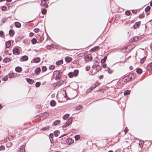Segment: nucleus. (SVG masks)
<instances>
[{
	"mask_svg": "<svg viewBox=\"0 0 152 152\" xmlns=\"http://www.w3.org/2000/svg\"><path fill=\"white\" fill-rule=\"evenodd\" d=\"M99 48L98 46H95L94 47V48L91 49V50L93 51L94 52L96 50H98L99 49Z\"/></svg>",
	"mask_w": 152,
	"mask_h": 152,
	"instance_id": "aec40b11",
	"label": "nucleus"
},
{
	"mask_svg": "<svg viewBox=\"0 0 152 152\" xmlns=\"http://www.w3.org/2000/svg\"><path fill=\"white\" fill-rule=\"evenodd\" d=\"M26 81L31 84H33L34 83V80L32 79H30L29 78H26Z\"/></svg>",
	"mask_w": 152,
	"mask_h": 152,
	"instance_id": "9d476101",
	"label": "nucleus"
},
{
	"mask_svg": "<svg viewBox=\"0 0 152 152\" xmlns=\"http://www.w3.org/2000/svg\"><path fill=\"white\" fill-rule=\"evenodd\" d=\"M49 128H50L49 126H48L46 127H43L42 129V131H46V130H49Z\"/></svg>",
	"mask_w": 152,
	"mask_h": 152,
	"instance_id": "72a5a7b5",
	"label": "nucleus"
},
{
	"mask_svg": "<svg viewBox=\"0 0 152 152\" xmlns=\"http://www.w3.org/2000/svg\"><path fill=\"white\" fill-rule=\"evenodd\" d=\"M49 0H42L41 1L40 5L42 6H43L45 8H47L48 7V3L47 1Z\"/></svg>",
	"mask_w": 152,
	"mask_h": 152,
	"instance_id": "f257e3e1",
	"label": "nucleus"
},
{
	"mask_svg": "<svg viewBox=\"0 0 152 152\" xmlns=\"http://www.w3.org/2000/svg\"><path fill=\"white\" fill-rule=\"evenodd\" d=\"M53 73L55 74H56V76H61L62 73L58 71H56L54 72Z\"/></svg>",
	"mask_w": 152,
	"mask_h": 152,
	"instance_id": "ddd939ff",
	"label": "nucleus"
},
{
	"mask_svg": "<svg viewBox=\"0 0 152 152\" xmlns=\"http://www.w3.org/2000/svg\"><path fill=\"white\" fill-rule=\"evenodd\" d=\"M72 60V58L71 57L69 56H67L65 58V60L67 63H69Z\"/></svg>",
	"mask_w": 152,
	"mask_h": 152,
	"instance_id": "1a4fd4ad",
	"label": "nucleus"
},
{
	"mask_svg": "<svg viewBox=\"0 0 152 152\" xmlns=\"http://www.w3.org/2000/svg\"><path fill=\"white\" fill-rule=\"evenodd\" d=\"M136 72L137 73L140 74L142 72V70L140 68H138L136 70Z\"/></svg>",
	"mask_w": 152,
	"mask_h": 152,
	"instance_id": "c756f323",
	"label": "nucleus"
},
{
	"mask_svg": "<svg viewBox=\"0 0 152 152\" xmlns=\"http://www.w3.org/2000/svg\"><path fill=\"white\" fill-rule=\"evenodd\" d=\"M47 70V67L45 66H43L42 67V72H44L45 71H46Z\"/></svg>",
	"mask_w": 152,
	"mask_h": 152,
	"instance_id": "ea45409f",
	"label": "nucleus"
},
{
	"mask_svg": "<svg viewBox=\"0 0 152 152\" xmlns=\"http://www.w3.org/2000/svg\"><path fill=\"white\" fill-rule=\"evenodd\" d=\"M61 76H56V79L57 80H60L61 79Z\"/></svg>",
	"mask_w": 152,
	"mask_h": 152,
	"instance_id": "13d9d810",
	"label": "nucleus"
},
{
	"mask_svg": "<svg viewBox=\"0 0 152 152\" xmlns=\"http://www.w3.org/2000/svg\"><path fill=\"white\" fill-rule=\"evenodd\" d=\"M64 80H62L60 81H58L57 82L56 85L57 86H60L62 84L64 83Z\"/></svg>",
	"mask_w": 152,
	"mask_h": 152,
	"instance_id": "412c9836",
	"label": "nucleus"
},
{
	"mask_svg": "<svg viewBox=\"0 0 152 152\" xmlns=\"http://www.w3.org/2000/svg\"><path fill=\"white\" fill-rule=\"evenodd\" d=\"M17 73H11L8 74L9 77L10 78L15 77L17 76Z\"/></svg>",
	"mask_w": 152,
	"mask_h": 152,
	"instance_id": "0eeeda50",
	"label": "nucleus"
},
{
	"mask_svg": "<svg viewBox=\"0 0 152 152\" xmlns=\"http://www.w3.org/2000/svg\"><path fill=\"white\" fill-rule=\"evenodd\" d=\"M11 45V42L10 41H8L6 42V45L7 48H9Z\"/></svg>",
	"mask_w": 152,
	"mask_h": 152,
	"instance_id": "a211bd4d",
	"label": "nucleus"
},
{
	"mask_svg": "<svg viewBox=\"0 0 152 152\" xmlns=\"http://www.w3.org/2000/svg\"><path fill=\"white\" fill-rule=\"evenodd\" d=\"M107 56H104L103 58L101 60V62L102 63H104L106 61V59H107Z\"/></svg>",
	"mask_w": 152,
	"mask_h": 152,
	"instance_id": "cd10ccee",
	"label": "nucleus"
},
{
	"mask_svg": "<svg viewBox=\"0 0 152 152\" xmlns=\"http://www.w3.org/2000/svg\"><path fill=\"white\" fill-rule=\"evenodd\" d=\"M145 59H146V58L145 57H144L143 58H141V60H140V62L142 64L144 62V61H145Z\"/></svg>",
	"mask_w": 152,
	"mask_h": 152,
	"instance_id": "09e8293b",
	"label": "nucleus"
},
{
	"mask_svg": "<svg viewBox=\"0 0 152 152\" xmlns=\"http://www.w3.org/2000/svg\"><path fill=\"white\" fill-rule=\"evenodd\" d=\"M37 42V40L35 38H33L31 40V43L33 44H35Z\"/></svg>",
	"mask_w": 152,
	"mask_h": 152,
	"instance_id": "f704fd0d",
	"label": "nucleus"
},
{
	"mask_svg": "<svg viewBox=\"0 0 152 152\" xmlns=\"http://www.w3.org/2000/svg\"><path fill=\"white\" fill-rule=\"evenodd\" d=\"M11 61V60L10 58H8L7 57L5 58L3 60V61L5 63H7V62H8L10 61Z\"/></svg>",
	"mask_w": 152,
	"mask_h": 152,
	"instance_id": "6ab92c4d",
	"label": "nucleus"
},
{
	"mask_svg": "<svg viewBox=\"0 0 152 152\" xmlns=\"http://www.w3.org/2000/svg\"><path fill=\"white\" fill-rule=\"evenodd\" d=\"M47 48L48 49H50L51 48V45H48L47 46Z\"/></svg>",
	"mask_w": 152,
	"mask_h": 152,
	"instance_id": "338daca9",
	"label": "nucleus"
},
{
	"mask_svg": "<svg viewBox=\"0 0 152 152\" xmlns=\"http://www.w3.org/2000/svg\"><path fill=\"white\" fill-rule=\"evenodd\" d=\"M13 54L16 55H19L20 52L19 49L17 48H15L12 50Z\"/></svg>",
	"mask_w": 152,
	"mask_h": 152,
	"instance_id": "20e7f679",
	"label": "nucleus"
},
{
	"mask_svg": "<svg viewBox=\"0 0 152 152\" xmlns=\"http://www.w3.org/2000/svg\"><path fill=\"white\" fill-rule=\"evenodd\" d=\"M4 149L5 148L4 146L1 145L0 146V151L4 150Z\"/></svg>",
	"mask_w": 152,
	"mask_h": 152,
	"instance_id": "4d7b16f0",
	"label": "nucleus"
},
{
	"mask_svg": "<svg viewBox=\"0 0 152 152\" xmlns=\"http://www.w3.org/2000/svg\"><path fill=\"white\" fill-rule=\"evenodd\" d=\"M25 151V147L24 145L21 146L18 150V152H24Z\"/></svg>",
	"mask_w": 152,
	"mask_h": 152,
	"instance_id": "423d86ee",
	"label": "nucleus"
},
{
	"mask_svg": "<svg viewBox=\"0 0 152 152\" xmlns=\"http://www.w3.org/2000/svg\"><path fill=\"white\" fill-rule=\"evenodd\" d=\"M39 31V29L38 28H35L34 30V31L36 33H38Z\"/></svg>",
	"mask_w": 152,
	"mask_h": 152,
	"instance_id": "864d4df0",
	"label": "nucleus"
},
{
	"mask_svg": "<svg viewBox=\"0 0 152 152\" xmlns=\"http://www.w3.org/2000/svg\"><path fill=\"white\" fill-rule=\"evenodd\" d=\"M69 116V115L68 114H66L63 116V118L64 120L66 119Z\"/></svg>",
	"mask_w": 152,
	"mask_h": 152,
	"instance_id": "7c9ffc66",
	"label": "nucleus"
},
{
	"mask_svg": "<svg viewBox=\"0 0 152 152\" xmlns=\"http://www.w3.org/2000/svg\"><path fill=\"white\" fill-rule=\"evenodd\" d=\"M80 137L79 135H76L75 137V139L76 140H79L80 138Z\"/></svg>",
	"mask_w": 152,
	"mask_h": 152,
	"instance_id": "a19ab883",
	"label": "nucleus"
},
{
	"mask_svg": "<svg viewBox=\"0 0 152 152\" xmlns=\"http://www.w3.org/2000/svg\"><path fill=\"white\" fill-rule=\"evenodd\" d=\"M124 79H125L126 81L128 80V81H129L132 80V76L130 77V75H129L124 77Z\"/></svg>",
	"mask_w": 152,
	"mask_h": 152,
	"instance_id": "6e6552de",
	"label": "nucleus"
},
{
	"mask_svg": "<svg viewBox=\"0 0 152 152\" xmlns=\"http://www.w3.org/2000/svg\"><path fill=\"white\" fill-rule=\"evenodd\" d=\"M128 129L127 127H126L124 130V132L126 134L128 131Z\"/></svg>",
	"mask_w": 152,
	"mask_h": 152,
	"instance_id": "052dcab7",
	"label": "nucleus"
},
{
	"mask_svg": "<svg viewBox=\"0 0 152 152\" xmlns=\"http://www.w3.org/2000/svg\"><path fill=\"white\" fill-rule=\"evenodd\" d=\"M144 14H141L139 16V18H141L144 17Z\"/></svg>",
	"mask_w": 152,
	"mask_h": 152,
	"instance_id": "5fc2aeb1",
	"label": "nucleus"
},
{
	"mask_svg": "<svg viewBox=\"0 0 152 152\" xmlns=\"http://www.w3.org/2000/svg\"><path fill=\"white\" fill-rule=\"evenodd\" d=\"M82 106L81 105H79L76 108V109L77 110H80L82 108Z\"/></svg>",
	"mask_w": 152,
	"mask_h": 152,
	"instance_id": "603ef678",
	"label": "nucleus"
},
{
	"mask_svg": "<svg viewBox=\"0 0 152 152\" xmlns=\"http://www.w3.org/2000/svg\"><path fill=\"white\" fill-rule=\"evenodd\" d=\"M6 19L5 18H3L1 20V21L2 23H4Z\"/></svg>",
	"mask_w": 152,
	"mask_h": 152,
	"instance_id": "e2e57ef3",
	"label": "nucleus"
},
{
	"mask_svg": "<svg viewBox=\"0 0 152 152\" xmlns=\"http://www.w3.org/2000/svg\"><path fill=\"white\" fill-rule=\"evenodd\" d=\"M99 84H97L96 86H92L90 87V89L89 90H91V91H92L93 89H94L96 86H97L98 85H99ZM90 90H89V91H90Z\"/></svg>",
	"mask_w": 152,
	"mask_h": 152,
	"instance_id": "4c0bfd02",
	"label": "nucleus"
},
{
	"mask_svg": "<svg viewBox=\"0 0 152 152\" xmlns=\"http://www.w3.org/2000/svg\"><path fill=\"white\" fill-rule=\"evenodd\" d=\"M33 61L34 63H38L40 61V58L38 57L33 59Z\"/></svg>",
	"mask_w": 152,
	"mask_h": 152,
	"instance_id": "4468645a",
	"label": "nucleus"
},
{
	"mask_svg": "<svg viewBox=\"0 0 152 152\" xmlns=\"http://www.w3.org/2000/svg\"><path fill=\"white\" fill-rule=\"evenodd\" d=\"M90 67L89 66H87L85 67V69L86 71H88L90 70Z\"/></svg>",
	"mask_w": 152,
	"mask_h": 152,
	"instance_id": "3c124183",
	"label": "nucleus"
},
{
	"mask_svg": "<svg viewBox=\"0 0 152 152\" xmlns=\"http://www.w3.org/2000/svg\"><path fill=\"white\" fill-rule=\"evenodd\" d=\"M34 34L33 33L31 32L29 34V36L31 37H32L33 36Z\"/></svg>",
	"mask_w": 152,
	"mask_h": 152,
	"instance_id": "0e129e2a",
	"label": "nucleus"
},
{
	"mask_svg": "<svg viewBox=\"0 0 152 152\" xmlns=\"http://www.w3.org/2000/svg\"><path fill=\"white\" fill-rule=\"evenodd\" d=\"M8 77L7 75L5 76L2 79V80L3 81H5L7 80Z\"/></svg>",
	"mask_w": 152,
	"mask_h": 152,
	"instance_id": "c03bdc74",
	"label": "nucleus"
},
{
	"mask_svg": "<svg viewBox=\"0 0 152 152\" xmlns=\"http://www.w3.org/2000/svg\"><path fill=\"white\" fill-rule=\"evenodd\" d=\"M41 71V69L39 67H38L35 70V72L36 74H39Z\"/></svg>",
	"mask_w": 152,
	"mask_h": 152,
	"instance_id": "5701e85b",
	"label": "nucleus"
},
{
	"mask_svg": "<svg viewBox=\"0 0 152 152\" xmlns=\"http://www.w3.org/2000/svg\"><path fill=\"white\" fill-rule=\"evenodd\" d=\"M4 32L2 31H0V37H4V35L3 34Z\"/></svg>",
	"mask_w": 152,
	"mask_h": 152,
	"instance_id": "49530a36",
	"label": "nucleus"
},
{
	"mask_svg": "<svg viewBox=\"0 0 152 152\" xmlns=\"http://www.w3.org/2000/svg\"><path fill=\"white\" fill-rule=\"evenodd\" d=\"M28 60V57L27 56H24L21 57L20 59V60L21 61H25Z\"/></svg>",
	"mask_w": 152,
	"mask_h": 152,
	"instance_id": "39448f33",
	"label": "nucleus"
},
{
	"mask_svg": "<svg viewBox=\"0 0 152 152\" xmlns=\"http://www.w3.org/2000/svg\"><path fill=\"white\" fill-rule=\"evenodd\" d=\"M72 119L71 118H69L68 121L63 126V127H66L69 125L71 124L72 123Z\"/></svg>",
	"mask_w": 152,
	"mask_h": 152,
	"instance_id": "f03ea898",
	"label": "nucleus"
},
{
	"mask_svg": "<svg viewBox=\"0 0 152 152\" xmlns=\"http://www.w3.org/2000/svg\"><path fill=\"white\" fill-rule=\"evenodd\" d=\"M53 133H50L49 134V139H50V142L51 143H52V142L51 140V139H52V140L53 139Z\"/></svg>",
	"mask_w": 152,
	"mask_h": 152,
	"instance_id": "2f4dec72",
	"label": "nucleus"
},
{
	"mask_svg": "<svg viewBox=\"0 0 152 152\" xmlns=\"http://www.w3.org/2000/svg\"><path fill=\"white\" fill-rule=\"evenodd\" d=\"M60 122V121L59 120H57L53 122V124L55 126L59 124Z\"/></svg>",
	"mask_w": 152,
	"mask_h": 152,
	"instance_id": "393cba45",
	"label": "nucleus"
},
{
	"mask_svg": "<svg viewBox=\"0 0 152 152\" xmlns=\"http://www.w3.org/2000/svg\"><path fill=\"white\" fill-rule=\"evenodd\" d=\"M152 67H151V64L149 63L147 66L146 68V69L147 70H149Z\"/></svg>",
	"mask_w": 152,
	"mask_h": 152,
	"instance_id": "a18cd8bd",
	"label": "nucleus"
},
{
	"mask_svg": "<svg viewBox=\"0 0 152 152\" xmlns=\"http://www.w3.org/2000/svg\"><path fill=\"white\" fill-rule=\"evenodd\" d=\"M15 26L17 28H20L21 26L20 23L18 22L15 23Z\"/></svg>",
	"mask_w": 152,
	"mask_h": 152,
	"instance_id": "b1692460",
	"label": "nucleus"
},
{
	"mask_svg": "<svg viewBox=\"0 0 152 152\" xmlns=\"http://www.w3.org/2000/svg\"><path fill=\"white\" fill-rule=\"evenodd\" d=\"M130 93V91L129 90H126L124 93V95L125 96L128 95Z\"/></svg>",
	"mask_w": 152,
	"mask_h": 152,
	"instance_id": "473e14b6",
	"label": "nucleus"
},
{
	"mask_svg": "<svg viewBox=\"0 0 152 152\" xmlns=\"http://www.w3.org/2000/svg\"><path fill=\"white\" fill-rule=\"evenodd\" d=\"M1 10L3 11H5L7 9V7L5 6L1 7Z\"/></svg>",
	"mask_w": 152,
	"mask_h": 152,
	"instance_id": "6e6d98bb",
	"label": "nucleus"
},
{
	"mask_svg": "<svg viewBox=\"0 0 152 152\" xmlns=\"http://www.w3.org/2000/svg\"><path fill=\"white\" fill-rule=\"evenodd\" d=\"M15 34V31L12 29H10L9 31V34L10 36L12 37Z\"/></svg>",
	"mask_w": 152,
	"mask_h": 152,
	"instance_id": "2eb2a0df",
	"label": "nucleus"
},
{
	"mask_svg": "<svg viewBox=\"0 0 152 152\" xmlns=\"http://www.w3.org/2000/svg\"><path fill=\"white\" fill-rule=\"evenodd\" d=\"M84 58L86 61H91L92 60V55L91 54H88Z\"/></svg>",
	"mask_w": 152,
	"mask_h": 152,
	"instance_id": "7ed1b4c3",
	"label": "nucleus"
},
{
	"mask_svg": "<svg viewBox=\"0 0 152 152\" xmlns=\"http://www.w3.org/2000/svg\"><path fill=\"white\" fill-rule=\"evenodd\" d=\"M108 69H109V71L108 70V73H109V74L112 73L113 72V71H110V69L109 67L108 68Z\"/></svg>",
	"mask_w": 152,
	"mask_h": 152,
	"instance_id": "680f3d73",
	"label": "nucleus"
},
{
	"mask_svg": "<svg viewBox=\"0 0 152 152\" xmlns=\"http://www.w3.org/2000/svg\"><path fill=\"white\" fill-rule=\"evenodd\" d=\"M103 75H100L99 77V79L100 80L102 79V78H103Z\"/></svg>",
	"mask_w": 152,
	"mask_h": 152,
	"instance_id": "774afa93",
	"label": "nucleus"
},
{
	"mask_svg": "<svg viewBox=\"0 0 152 152\" xmlns=\"http://www.w3.org/2000/svg\"><path fill=\"white\" fill-rule=\"evenodd\" d=\"M56 104V102L54 100H52L50 102V104L51 106H54Z\"/></svg>",
	"mask_w": 152,
	"mask_h": 152,
	"instance_id": "dca6fc26",
	"label": "nucleus"
},
{
	"mask_svg": "<svg viewBox=\"0 0 152 152\" xmlns=\"http://www.w3.org/2000/svg\"><path fill=\"white\" fill-rule=\"evenodd\" d=\"M131 14V12L128 10L126 11L125 12V14L126 15H129Z\"/></svg>",
	"mask_w": 152,
	"mask_h": 152,
	"instance_id": "8fccbe9b",
	"label": "nucleus"
},
{
	"mask_svg": "<svg viewBox=\"0 0 152 152\" xmlns=\"http://www.w3.org/2000/svg\"><path fill=\"white\" fill-rule=\"evenodd\" d=\"M72 140L70 138H68L67 139L66 142L67 144H70L72 142H73V141H72Z\"/></svg>",
	"mask_w": 152,
	"mask_h": 152,
	"instance_id": "bb28decb",
	"label": "nucleus"
},
{
	"mask_svg": "<svg viewBox=\"0 0 152 152\" xmlns=\"http://www.w3.org/2000/svg\"><path fill=\"white\" fill-rule=\"evenodd\" d=\"M42 114L43 115H45L46 117L49 115V114L47 112H45L44 113H42Z\"/></svg>",
	"mask_w": 152,
	"mask_h": 152,
	"instance_id": "bf43d9fd",
	"label": "nucleus"
},
{
	"mask_svg": "<svg viewBox=\"0 0 152 152\" xmlns=\"http://www.w3.org/2000/svg\"><path fill=\"white\" fill-rule=\"evenodd\" d=\"M41 85L40 82H37L36 83L35 86L37 87H39Z\"/></svg>",
	"mask_w": 152,
	"mask_h": 152,
	"instance_id": "de8ad7c7",
	"label": "nucleus"
},
{
	"mask_svg": "<svg viewBox=\"0 0 152 152\" xmlns=\"http://www.w3.org/2000/svg\"><path fill=\"white\" fill-rule=\"evenodd\" d=\"M63 63V61L62 60H59L56 62V64L57 65H60L62 64Z\"/></svg>",
	"mask_w": 152,
	"mask_h": 152,
	"instance_id": "4be33fe9",
	"label": "nucleus"
},
{
	"mask_svg": "<svg viewBox=\"0 0 152 152\" xmlns=\"http://www.w3.org/2000/svg\"><path fill=\"white\" fill-rule=\"evenodd\" d=\"M55 68V66L54 65H51L49 66V68L50 70H53Z\"/></svg>",
	"mask_w": 152,
	"mask_h": 152,
	"instance_id": "79ce46f5",
	"label": "nucleus"
},
{
	"mask_svg": "<svg viewBox=\"0 0 152 152\" xmlns=\"http://www.w3.org/2000/svg\"><path fill=\"white\" fill-rule=\"evenodd\" d=\"M54 133L55 136L57 137L60 134V131L59 130H56L54 131Z\"/></svg>",
	"mask_w": 152,
	"mask_h": 152,
	"instance_id": "a878e982",
	"label": "nucleus"
},
{
	"mask_svg": "<svg viewBox=\"0 0 152 152\" xmlns=\"http://www.w3.org/2000/svg\"><path fill=\"white\" fill-rule=\"evenodd\" d=\"M140 22H136L135 24L133 25V28L134 29H135L137 28L140 25Z\"/></svg>",
	"mask_w": 152,
	"mask_h": 152,
	"instance_id": "f8f14e48",
	"label": "nucleus"
},
{
	"mask_svg": "<svg viewBox=\"0 0 152 152\" xmlns=\"http://www.w3.org/2000/svg\"><path fill=\"white\" fill-rule=\"evenodd\" d=\"M22 68L20 66H17L15 67V70L18 72L20 73L22 71Z\"/></svg>",
	"mask_w": 152,
	"mask_h": 152,
	"instance_id": "9b49d317",
	"label": "nucleus"
},
{
	"mask_svg": "<svg viewBox=\"0 0 152 152\" xmlns=\"http://www.w3.org/2000/svg\"><path fill=\"white\" fill-rule=\"evenodd\" d=\"M68 75L69 77L71 78H72L74 76L73 73L72 72H69L68 73Z\"/></svg>",
	"mask_w": 152,
	"mask_h": 152,
	"instance_id": "c9c22d12",
	"label": "nucleus"
},
{
	"mask_svg": "<svg viewBox=\"0 0 152 152\" xmlns=\"http://www.w3.org/2000/svg\"><path fill=\"white\" fill-rule=\"evenodd\" d=\"M72 73H73L74 76L76 77L78 74L79 71L77 69H76L74 71V72H72Z\"/></svg>",
	"mask_w": 152,
	"mask_h": 152,
	"instance_id": "f3484780",
	"label": "nucleus"
},
{
	"mask_svg": "<svg viewBox=\"0 0 152 152\" xmlns=\"http://www.w3.org/2000/svg\"><path fill=\"white\" fill-rule=\"evenodd\" d=\"M22 38L18 36L15 38V41L16 42H18L21 41L22 39Z\"/></svg>",
	"mask_w": 152,
	"mask_h": 152,
	"instance_id": "c85d7f7f",
	"label": "nucleus"
},
{
	"mask_svg": "<svg viewBox=\"0 0 152 152\" xmlns=\"http://www.w3.org/2000/svg\"><path fill=\"white\" fill-rule=\"evenodd\" d=\"M92 67H93V68H94V67H96V68H97V69L98 68H99V70H98V71H99L101 69L99 68H100L99 66L98 65H93L92 66Z\"/></svg>",
	"mask_w": 152,
	"mask_h": 152,
	"instance_id": "37998d69",
	"label": "nucleus"
},
{
	"mask_svg": "<svg viewBox=\"0 0 152 152\" xmlns=\"http://www.w3.org/2000/svg\"><path fill=\"white\" fill-rule=\"evenodd\" d=\"M151 8V7L149 6H148L146 7L145 11V12H147L150 10Z\"/></svg>",
	"mask_w": 152,
	"mask_h": 152,
	"instance_id": "58836bf2",
	"label": "nucleus"
},
{
	"mask_svg": "<svg viewBox=\"0 0 152 152\" xmlns=\"http://www.w3.org/2000/svg\"><path fill=\"white\" fill-rule=\"evenodd\" d=\"M67 134H62V135H61L59 137V138H60L64 136H66V135Z\"/></svg>",
	"mask_w": 152,
	"mask_h": 152,
	"instance_id": "69168bd1",
	"label": "nucleus"
},
{
	"mask_svg": "<svg viewBox=\"0 0 152 152\" xmlns=\"http://www.w3.org/2000/svg\"><path fill=\"white\" fill-rule=\"evenodd\" d=\"M47 10L45 8H43L41 11L43 15L46 14Z\"/></svg>",
	"mask_w": 152,
	"mask_h": 152,
	"instance_id": "e433bc0d",
	"label": "nucleus"
}]
</instances>
